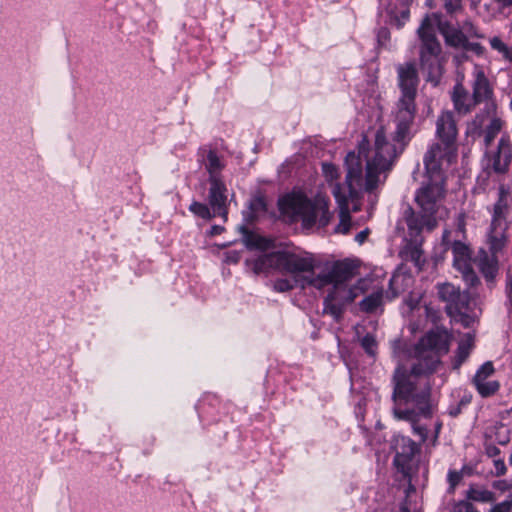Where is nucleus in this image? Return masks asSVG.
Masks as SVG:
<instances>
[{"label":"nucleus","mask_w":512,"mask_h":512,"mask_svg":"<svg viewBox=\"0 0 512 512\" xmlns=\"http://www.w3.org/2000/svg\"><path fill=\"white\" fill-rule=\"evenodd\" d=\"M388 37H389V32H388V30H387V29L382 28V29H380V30H379V32H378V38H379V40H381V39H387Z\"/></svg>","instance_id":"54"},{"label":"nucleus","mask_w":512,"mask_h":512,"mask_svg":"<svg viewBox=\"0 0 512 512\" xmlns=\"http://www.w3.org/2000/svg\"><path fill=\"white\" fill-rule=\"evenodd\" d=\"M354 274L355 266L352 263L339 261L334 263L327 273L317 275L314 287L321 289L328 284H334V287L338 288L350 280Z\"/></svg>","instance_id":"16"},{"label":"nucleus","mask_w":512,"mask_h":512,"mask_svg":"<svg viewBox=\"0 0 512 512\" xmlns=\"http://www.w3.org/2000/svg\"><path fill=\"white\" fill-rule=\"evenodd\" d=\"M445 193V176L428 177V182L417 190L415 201L419 212L409 205L403 212L411 237L419 236L424 229L432 231L437 226V214L442 209Z\"/></svg>","instance_id":"3"},{"label":"nucleus","mask_w":512,"mask_h":512,"mask_svg":"<svg viewBox=\"0 0 512 512\" xmlns=\"http://www.w3.org/2000/svg\"><path fill=\"white\" fill-rule=\"evenodd\" d=\"M447 13L452 14L462 8V0H442Z\"/></svg>","instance_id":"45"},{"label":"nucleus","mask_w":512,"mask_h":512,"mask_svg":"<svg viewBox=\"0 0 512 512\" xmlns=\"http://www.w3.org/2000/svg\"><path fill=\"white\" fill-rule=\"evenodd\" d=\"M494 468H495V475L496 476H503L505 475L507 468L505 465V462L503 459H496L494 460Z\"/></svg>","instance_id":"47"},{"label":"nucleus","mask_w":512,"mask_h":512,"mask_svg":"<svg viewBox=\"0 0 512 512\" xmlns=\"http://www.w3.org/2000/svg\"><path fill=\"white\" fill-rule=\"evenodd\" d=\"M322 172L325 177V180L330 184L331 186V192L333 191V186L335 184H339L336 182L339 178V170L338 168L332 164V163H323L322 164Z\"/></svg>","instance_id":"36"},{"label":"nucleus","mask_w":512,"mask_h":512,"mask_svg":"<svg viewBox=\"0 0 512 512\" xmlns=\"http://www.w3.org/2000/svg\"><path fill=\"white\" fill-rule=\"evenodd\" d=\"M468 500L488 503L494 500V493L487 489H476L471 487L467 491Z\"/></svg>","instance_id":"33"},{"label":"nucleus","mask_w":512,"mask_h":512,"mask_svg":"<svg viewBox=\"0 0 512 512\" xmlns=\"http://www.w3.org/2000/svg\"><path fill=\"white\" fill-rule=\"evenodd\" d=\"M458 135L457 124L452 111H442L436 120V137L443 147L444 155L453 156V147H456V139Z\"/></svg>","instance_id":"15"},{"label":"nucleus","mask_w":512,"mask_h":512,"mask_svg":"<svg viewBox=\"0 0 512 512\" xmlns=\"http://www.w3.org/2000/svg\"><path fill=\"white\" fill-rule=\"evenodd\" d=\"M273 287L278 292H287L295 287H300V282H295V279L287 276L286 278L277 279Z\"/></svg>","instance_id":"37"},{"label":"nucleus","mask_w":512,"mask_h":512,"mask_svg":"<svg viewBox=\"0 0 512 512\" xmlns=\"http://www.w3.org/2000/svg\"><path fill=\"white\" fill-rule=\"evenodd\" d=\"M439 298L446 304L444 309L450 318L460 317V320H475L479 318L470 303H465L466 297L460 294L459 289L450 283H442L437 286Z\"/></svg>","instance_id":"11"},{"label":"nucleus","mask_w":512,"mask_h":512,"mask_svg":"<svg viewBox=\"0 0 512 512\" xmlns=\"http://www.w3.org/2000/svg\"><path fill=\"white\" fill-rule=\"evenodd\" d=\"M189 210L203 219H210L212 217L209 207L200 202L194 201L190 205Z\"/></svg>","instance_id":"39"},{"label":"nucleus","mask_w":512,"mask_h":512,"mask_svg":"<svg viewBox=\"0 0 512 512\" xmlns=\"http://www.w3.org/2000/svg\"><path fill=\"white\" fill-rule=\"evenodd\" d=\"M473 385L482 398L494 396L500 389V383L497 380H484Z\"/></svg>","instance_id":"29"},{"label":"nucleus","mask_w":512,"mask_h":512,"mask_svg":"<svg viewBox=\"0 0 512 512\" xmlns=\"http://www.w3.org/2000/svg\"><path fill=\"white\" fill-rule=\"evenodd\" d=\"M412 281L411 277L406 274L397 273L392 276L389 282L390 290L392 295L387 294V298L392 299L399 295L401 291Z\"/></svg>","instance_id":"28"},{"label":"nucleus","mask_w":512,"mask_h":512,"mask_svg":"<svg viewBox=\"0 0 512 512\" xmlns=\"http://www.w3.org/2000/svg\"><path fill=\"white\" fill-rule=\"evenodd\" d=\"M456 226H457V230L459 232H461L462 234L465 233L466 221H465L464 213L458 214L457 220H456Z\"/></svg>","instance_id":"48"},{"label":"nucleus","mask_w":512,"mask_h":512,"mask_svg":"<svg viewBox=\"0 0 512 512\" xmlns=\"http://www.w3.org/2000/svg\"><path fill=\"white\" fill-rule=\"evenodd\" d=\"M471 88L472 95L478 104H489V102L492 100L494 94L493 86L486 76L483 67L477 64L474 66L472 72Z\"/></svg>","instance_id":"18"},{"label":"nucleus","mask_w":512,"mask_h":512,"mask_svg":"<svg viewBox=\"0 0 512 512\" xmlns=\"http://www.w3.org/2000/svg\"><path fill=\"white\" fill-rule=\"evenodd\" d=\"M489 246V252L486 250L481 249L478 252L477 258H476V264L485 277L487 282H492L497 273H498V258L497 253L499 251H493Z\"/></svg>","instance_id":"21"},{"label":"nucleus","mask_w":512,"mask_h":512,"mask_svg":"<svg viewBox=\"0 0 512 512\" xmlns=\"http://www.w3.org/2000/svg\"><path fill=\"white\" fill-rule=\"evenodd\" d=\"M406 304H407V306L409 307V309L411 311H413V310L418 308V302L406 301Z\"/></svg>","instance_id":"56"},{"label":"nucleus","mask_w":512,"mask_h":512,"mask_svg":"<svg viewBox=\"0 0 512 512\" xmlns=\"http://www.w3.org/2000/svg\"><path fill=\"white\" fill-rule=\"evenodd\" d=\"M415 119L395 117L396 129L393 143L387 139L383 126L374 136V145L364 138L358 145V153L350 152L345 158L348 179L358 187L378 188L383 185L397 157L404 151L413 137L412 126Z\"/></svg>","instance_id":"1"},{"label":"nucleus","mask_w":512,"mask_h":512,"mask_svg":"<svg viewBox=\"0 0 512 512\" xmlns=\"http://www.w3.org/2000/svg\"><path fill=\"white\" fill-rule=\"evenodd\" d=\"M241 232L244 235V242L249 248H258V249H266L269 246V240L253 235L248 231V229L244 226L240 227Z\"/></svg>","instance_id":"30"},{"label":"nucleus","mask_w":512,"mask_h":512,"mask_svg":"<svg viewBox=\"0 0 512 512\" xmlns=\"http://www.w3.org/2000/svg\"><path fill=\"white\" fill-rule=\"evenodd\" d=\"M433 20L438 21L436 13L426 15L417 30L421 40L420 64L423 70L428 71V81H433L434 74L439 66V56L442 48L436 37V26Z\"/></svg>","instance_id":"7"},{"label":"nucleus","mask_w":512,"mask_h":512,"mask_svg":"<svg viewBox=\"0 0 512 512\" xmlns=\"http://www.w3.org/2000/svg\"><path fill=\"white\" fill-rule=\"evenodd\" d=\"M500 452H501L500 449L495 445H489L486 448V454L489 457H496V456L500 455Z\"/></svg>","instance_id":"50"},{"label":"nucleus","mask_w":512,"mask_h":512,"mask_svg":"<svg viewBox=\"0 0 512 512\" xmlns=\"http://www.w3.org/2000/svg\"><path fill=\"white\" fill-rule=\"evenodd\" d=\"M462 478H463V475L460 471L449 470L448 474H447V481L449 484V489L453 491L459 485Z\"/></svg>","instance_id":"41"},{"label":"nucleus","mask_w":512,"mask_h":512,"mask_svg":"<svg viewBox=\"0 0 512 512\" xmlns=\"http://www.w3.org/2000/svg\"><path fill=\"white\" fill-rule=\"evenodd\" d=\"M512 510V501H503V502H500V503H497L496 505H494L490 512H511Z\"/></svg>","instance_id":"46"},{"label":"nucleus","mask_w":512,"mask_h":512,"mask_svg":"<svg viewBox=\"0 0 512 512\" xmlns=\"http://www.w3.org/2000/svg\"><path fill=\"white\" fill-rule=\"evenodd\" d=\"M499 8L505 9L512 7V0H493Z\"/></svg>","instance_id":"51"},{"label":"nucleus","mask_w":512,"mask_h":512,"mask_svg":"<svg viewBox=\"0 0 512 512\" xmlns=\"http://www.w3.org/2000/svg\"><path fill=\"white\" fill-rule=\"evenodd\" d=\"M451 250L453 253V266L456 269L466 268L471 264V249L461 240H455L451 243Z\"/></svg>","instance_id":"23"},{"label":"nucleus","mask_w":512,"mask_h":512,"mask_svg":"<svg viewBox=\"0 0 512 512\" xmlns=\"http://www.w3.org/2000/svg\"><path fill=\"white\" fill-rule=\"evenodd\" d=\"M425 311L427 312V317L429 320H437L440 318V315H438V311H433L429 307H425Z\"/></svg>","instance_id":"52"},{"label":"nucleus","mask_w":512,"mask_h":512,"mask_svg":"<svg viewBox=\"0 0 512 512\" xmlns=\"http://www.w3.org/2000/svg\"><path fill=\"white\" fill-rule=\"evenodd\" d=\"M359 342L365 353L375 358L378 352V342L375 336L371 333H367L362 338H359Z\"/></svg>","instance_id":"31"},{"label":"nucleus","mask_w":512,"mask_h":512,"mask_svg":"<svg viewBox=\"0 0 512 512\" xmlns=\"http://www.w3.org/2000/svg\"><path fill=\"white\" fill-rule=\"evenodd\" d=\"M209 182L208 201L214 215L221 216L227 220V187L223 180Z\"/></svg>","instance_id":"19"},{"label":"nucleus","mask_w":512,"mask_h":512,"mask_svg":"<svg viewBox=\"0 0 512 512\" xmlns=\"http://www.w3.org/2000/svg\"><path fill=\"white\" fill-rule=\"evenodd\" d=\"M457 270L462 274L463 280L469 287H474L479 284V278L472 269L471 264L467 265L466 268H459Z\"/></svg>","instance_id":"38"},{"label":"nucleus","mask_w":512,"mask_h":512,"mask_svg":"<svg viewBox=\"0 0 512 512\" xmlns=\"http://www.w3.org/2000/svg\"><path fill=\"white\" fill-rule=\"evenodd\" d=\"M383 299V290L374 291L364 297L359 303L360 310L368 314L376 315L378 312H382L383 310Z\"/></svg>","instance_id":"25"},{"label":"nucleus","mask_w":512,"mask_h":512,"mask_svg":"<svg viewBox=\"0 0 512 512\" xmlns=\"http://www.w3.org/2000/svg\"><path fill=\"white\" fill-rule=\"evenodd\" d=\"M279 208L291 220L300 219L305 228L315 225L325 227L332 215L329 199L322 194L316 195L312 200L301 193L288 194L279 200Z\"/></svg>","instance_id":"4"},{"label":"nucleus","mask_w":512,"mask_h":512,"mask_svg":"<svg viewBox=\"0 0 512 512\" xmlns=\"http://www.w3.org/2000/svg\"><path fill=\"white\" fill-rule=\"evenodd\" d=\"M348 171V169L346 168ZM377 188H366L364 186L358 187L348 179V173L345 177V184H335L333 186L332 194L339 206V217L340 222L335 228L337 233L347 234L350 230V212H349V200L359 198L363 192L372 193Z\"/></svg>","instance_id":"10"},{"label":"nucleus","mask_w":512,"mask_h":512,"mask_svg":"<svg viewBox=\"0 0 512 512\" xmlns=\"http://www.w3.org/2000/svg\"><path fill=\"white\" fill-rule=\"evenodd\" d=\"M444 143H433L424 154L423 162L427 177L445 176L444 172L456 161L457 148L453 147V156L444 155Z\"/></svg>","instance_id":"12"},{"label":"nucleus","mask_w":512,"mask_h":512,"mask_svg":"<svg viewBox=\"0 0 512 512\" xmlns=\"http://www.w3.org/2000/svg\"><path fill=\"white\" fill-rule=\"evenodd\" d=\"M360 289L358 287H354L349 289L348 291H345L346 295L343 296L348 301H353L358 295H359Z\"/></svg>","instance_id":"49"},{"label":"nucleus","mask_w":512,"mask_h":512,"mask_svg":"<svg viewBox=\"0 0 512 512\" xmlns=\"http://www.w3.org/2000/svg\"><path fill=\"white\" fill-rule=\"evenodd\" d=\"M495 372V368L492 361H486L483 363L476 371L472 379V384L483 382L484 380H488L490 376H492Z\"/></svg>","instance_id":"34"},{"label":"nucleus","mask_w":512,"mask_h":512,"mask_svg":"<svg viewBox=\"0 0 512 512\" xmlns=\"http://www.w3.org/2000/svg\"><path fill=\"white\" fill-rule=\"evenodd\" d=\"M508 297L512 301V275L509 276V287H508Z\"/></svg>","instance_id":"57"},{"label":"nucleus","mask_w":512,"mask_h":512,"mask_svg":"<svg viewBox=\"0 0 512 512\" xmlns=\"http://www.w3.org/2000/svg\"><path fill=\"white\" fill-rule=\"evenodd\" d=\"M266 211V202L264 197L257 195L254 196L249 202V214L248 217L252 220L256 218L260 213Z\"/></svg>","instance_id":"35"},{"label":"nucleus","mask_w":512,"mask_h":512,"mask_svg":"<svg viewBox=\"0 0 512 512\" xmlns=\"http://www.w3.org/2000/svg\"><path fill=\"white\" fill-rule=\"evenodd\" d=\"M256 269L275 268L281 273L300 282V287L314 286L316 275L314 273L315 261L309 254H297L288 251H277L264 254L256 261Z\"/></svg>","instance_id":"5"},{"label":"nucleus","mask_w":512,"mask_h":512,"mask_svg":"<svg viewBox=\"0 0 512 512\" xmlns=\"http://www.w3.org/2000/svg\"><path fill=\"white\" fill-rule=\"evenodd\" d=\"M490 46L493 50L500 53L503 58L510 63H512V46L509 47L506 43L503 42V40L498 37L494 36L490 39Z\"/></svg>","instance_id":"32"},{"label":"nucleus","mask_w":512,"mask_h":512,"mask_svg":"<svg viewBox=\"0 0 512 512\" xmlns=\"http://www.w3.org/2000/svg\"><path fill=\"white\" fill-rule=\"evenodd\" d=\"M393 448L395 456L393 464L404 476H409L412 471L414 456L420 452L419 445L408 436L399 435L394 439Z\"/></svg>","instance_id":"13"},{"label":"nucleus","mask_w":512,"mask_h":512,"mask_svg":"<svg viewBox=\"0 0 512 512\" xmlns=\"http://www.w3.org/2000/svg\"><path fill=\"white\" fill-rule=\"evenodd\" d=\"M461 30L465 33V35L468 37H476V38H482L483 35L479 33L477 27L469 20H466L463 22V24L460 26Z\"/></svg>","instance_id":"40"},{"label":"nucleus","mask_w":512,"mask_h":512,"mask_svg":"<svg viewBox=\"0 0 512 512\" xmlns=\"http://www.w3.org/2000/svg\"><path fill=\"white\" fill-rule=\"evenodd\" d=\"M453 336L441 326H435L425 332L413 347L414 365L434 373L441 363V358L449 352Z\"/></svg>","instance_id":"6"},{"label":"nucleus","mask_w":512,"mask_h":512,"mask_svg":"<svg viewBox=\"0 0 512 512\" xmlns=\"http://www.w3.org/2000/svg\"><path fill=\"white\" fill-rule=\"evenodd\" d=\"M401 256L404 260L412 262L419 269H421L425 264L423 250L416 240L414 242L410 241L406 244L401 252Z\"/></svg>","instance_id":"27"},{"label":"nucleus","mask_w":512,"mask_h":512,"mask_svg":"<svg viewBox=\"0 0 512 512\" xmlns=\"http://www.w3.org/2000/svg\"><path fill=\"white\" fill-rule=\"evenodd\" d=\"M428 371L412 364L408 370L398 365L392 375V414L394 419L411 424L417 434H424L425 428L418 424L422 419L433 416L432 388L428 381L419 377L429 375Z\"/></svg>","instance_id":"2"},{"label":"nucleus","mask_w":512,"mask_h":512,"mask_svg":"<svg viewBox=\"0 0 512 512\" xmlns=\"http://www.w3.org/2000/svg\"><path fill=\"white\" fill-rule=\"evenodd\" d=\"M474 345V337L469 333L459 341L453 361L454 367H460L469 358Z\"/></svg>","instance_id":"26"},{"label":"nucleus","mask_w":512,"mask_h":512,"mask_svg":"<svg viewBox=\"0 0 512 512\" xmlns=\"http://www.w3.org/2000/svg\"><path fill=\"white\" fill-rule=\"evenodd\" d=\"M438 21L433 20L434 25L442 34L445 43L454 48H461L467 40V36L460 27L452 26L448 21H443L440 14L436 13Z\"/></svg>","instance_id":"20"},{"label":"nucleus","mask_w":512,"mask_h":512,"mask_svg":"<svg viewBox=\"0 0 512 512\" xmlns=\"http://www.w3.org/2000/svg\"><path fill=\"white\" fill-rule=\"evenodd\" d=\"M454 512H479L475 506L467 500L458 501L454 506Z\"/></svg>","instance_id":"44"},{"label":"nucleus","mask_w":512,"mask_h":512,"mask_svg":"<svg viewBox=\"0 0 512 512\" xmlns=\"http://www.w3.org/2000/svg\"><path fill=\"white\" fill-rule=\"evenodd\" d=\"M356 334L359 336V325L356 326Z\"/></svg>","instance_id":"61"},{"label":"nucleus","mask_w":512,"mask_h":512,"mask_svg":"<svg viewBox=\"0 0 512 512\" xmlns=\"http://www.w3.org/2000/svg\"><path fill=\"white\" fill-rule=\"evenodd\" d=\"M462 323H463V327L464 328H469L470 327V322L465 321V322H462Z\"/></svg>","instance_id":"60"},{"label":"nucleus","mask_w":512,"mask_h":512,"mask_svg":"<svg viewBox=\"0 0 512 512\" xmlns=\"http://www.w3.org/2000/svg\"><path fill=\"white\" fill-rule=\"evenodd\" d=\"M224 230L223 227L221 226H218V225H215L211 228V231H210V234L213 236V235H218L220 234L222 231Z\"/></svg>","instance_id":"55"},{"label":"nucleus","mask_w":512,"mask_h":512,"mask_svg":"<svg viewBox=\"0 0 512 512\" xmlns=\"http://www.w3.org/2000/svg\"><path fill=\"white\" fill-rule=\"evenodd\" d=\"M400 511H401V512H411V511H410V509H409V507H408L407 505H402V506L400 507Z\"/></svg>","instance_id":"59"},{"label":"nucleus","mask_w":512,"mask_h":512,"mask_svg":"<svg viewBox=\"0 0 512 512\" xmlns=\"http://www.w3.org/2000/svg\"><path fill=\"white\" fill-rule=\"evenodd\" d=\"M488 157L487 167L495 173L504 174L512 160V145L508 136H502L498 142L497 148L491 153L486 152Z\"/></svg>","instance_id":"17"},{"label":"nucleus","mask_w":512,"mask_h":512,"mask_svg":"<svg viewBox=\"0 0 512 512\" xmlns=\"http://www.w3.org/2000/svg\"><path fill=\"white\" fill-rule=\"evenodd\" d=\"M398 85L401 95L397 102L395 117L415 119L418 74L414 63L408 62L397 67Z\"/></svg>","instance_id":"9"},{"label":"nucleus","mask_w":512,"mask_h":512,"mask_svg":"<svg viewBox=\"0 0 512 512\" xmlns=\"http://www.w3.org/2000/svg\"><path fill=\"white\" fill-rule=\"evenodd\" d=\"M486 116L477 114L468 124L466 133L472 137H483L486 147H489L495 137L503 128V121L498 117H491L489 123L485 125Z\"/></svg>","instance_id":"14"},{"label":"nucleus","mask_w":512,"mask_h":512,"mask_svg":"<svg viewBox=\"0 0 512 512\" xmlns=\"http://www.w3.org/2000/svg\"><path fill=\"white\" fill-rule=\"evenodd\" d=\"M451 99L455 111L461 115L469 114L474 109V107L478 105V102L474 99V96L469 94L462 83H457L454 86Z\"/></svg>","instance_id":"22"},{"label":"nucleus","mask_w":512,"mask_h":512,"mask_svg":"<svg viewBox=\"0 0 512 512\" xmlns=\"http://www.w3.org/2000/svg\"><path fill=\"white\" fill-rule=\"evenodd\" d=\"M449 236H450V232L445 230L444 233H443V237H442V241L444 244H448L449 243Z\"/></svg>","instance_id":"58"},{"label":"nucleus","mask_w":512,"mask_h":512,"mask_svg":"<svg viewBox=\"0 0 512 512\" xmlns=\"http://www.w3.org/2000/svg\"><path fill=\"white\" fill-rule=\"evenodd\" d=\"M465 51H470L477 56H482L485 52V48L478 42H470L468 39L461 47Z\"/></svg>","instance_id":"42"},{"label":"nucleus","mask_w":512,"mask_h":512,"mask_svg":"<svg viewBox=\"0 0 512 512\" xmlns=\"http://www.w3.org/2000/svg\"><path fill=\"white\" fill-rule=\"evenodd\" d=\"M512 210V196L500 186L498 199L493 205L491 224L487 232V243L493 251H501L507 242L508 216Z\"/></svg>","instance_id":"8"},{"label":"nucleus","mask_w":512,"mask_h":512,"mask_svg":"<svg viewBox=\"0 0 512 512\" xmlns=\"http://www.w3.org/2000/svg\"><path fill=\"white\" fill-rule=\"evenodd\" d=\"M413 324H415V322H414ZM410 329H411V330H414V329H415V325H412V326L410 327Z\"/></svg>","instance_id":"62"},{"label":"nucleus","mask_w":512,"mask_h":512,"mask_svg":"<svg viewBox=\"0 0 512 512\" xmlns=\"http://www.w3.org/2000/svg\"><path fill=\"white\" fill-rule=\"evenodd\" d=\"M367 235H368V230H363L356 235L355 240L358 243L362 244L365 241V239L367 238Z\"/></svg>","instance_id":"53"},{"label":"nucleus","mask_w":512,"mask_h":512,"mask_svg":"<svg viewBox=\"0 0 512 512\" xmlns=\"http://www.w3.org/2000/svg\"><path fill=\"white\" fill-rule=\"evenodd\" d=\"M203 162L209 175L208 181L223 180L221 172L225 168V163L214 150H209L207 152L206 158Z\"/></svg>","instance_id":"24"},{"label":"nucleus","mask_w":512,"mask_h":512,"mask_svg":"<svg viewBox=\"0 0 512 512\" xmlns=\"http://www.w3.org/2000/svg\"><path fill=\"white\" fill-rule=\"evenodd\" d=\"M324 312L334 318H339L341 316V308L329 299L325 300Z\"/></svg>","instance_id":"43"}]
</instances>
